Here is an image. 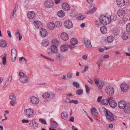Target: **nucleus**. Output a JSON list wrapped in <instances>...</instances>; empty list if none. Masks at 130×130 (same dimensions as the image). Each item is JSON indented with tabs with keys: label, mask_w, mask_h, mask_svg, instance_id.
Masks as SVG:
<instances>
[{
	"label": "nucleus",
	"mask_w": 130,
	"mask_h": 130,
	"mask_svg": "<svg viewBox=\"0 0 130 130\" xmlns=\"http://www.w3.org/2000/svg\"><path fill=\"white\" fill-rule=\"evenodd\" d=\"M109 16L104 15L103 16V15L101 16L99 18L100 20H102V23L104 25H106L107 24H109L110 22V19L109 18Z\"/></svg>",
	"instance_id": "f257e3e1"
},
{
	"label": "nucleus",
	"mask_w": 130,
	"mask_h": 130,
	"mask_svg": "<svg viewBox=\"0 0 130 130\" xmlns=\"http://www.w3.org/2000/svg\"><path fill=\"white\" fill-rule=\"evenodd\" d=\"M25 116L27 118H31L33 115L34 112L30 108L25 109L24 111Z\"/></svg>",
	"instance_id": "f03ea898"
},
{
	"label": "nucleus",
	"mask_w": 130,
	"mask_h": 130,
	"mask_svg": "<svg viewBox=\"0 0 130 130\" xmlns=\"http://www.w3.org/2000/svg\"><path fill=\"white\" fill-rule=\"evenodd\" d=\"M17 55V51L15 48L12 49L11 50V58L12 61L14 62L16 58Z\"/></svg>",
	"instance_id": "7ed1b4c3"
},
{
	"label": "nucleus",
	"mask_w": 130,
	"mask_h": 130,
	"mask_svg": "<svg viewBox=\"0 0 130 130\" xmlns=\"http://www.w3.org/2000/svg\"><path fill=\"white\" fill-rule=\"evenodd\" d=\"M51 52H48V54L50 55H51L52 54V53L55 54L57 53L58 51V50L57 46L54 45H52L51 46Z\"/></svg>",
	"instance_id": "20e7f679"
},
{
	"label": "nucleus",
	"mask_w": 130,
	"mask_h": 130,
	"mask_svg": "<svg viewBox=\"0 0 130 130\" xmlns=\"http://www.w3.org/2000/svg\"><path fill=\"white\" fill-rule=\"evenodd\" d=\"M64 25L66 28L70 29L73 27V25L71 21L70 20H67L65 21Z\"/></svg>",
	"instance_id": "39448f33"
},
{
	"label": "nucleus",
	"mask_w": 130,
	"mask_h": 130,
	"mask_svg": "<svg viewBox=\"0 0 130 130\" xmlns=\"http://www.w3.org/2000/svg\"><path fill=\"white\" fill-rule=\"evenodd\" d=\"M105 90L107 93L110 96L113 95L114 94V89L112 87H107Z\"/></svg>",
	"instance_id": "423d86ee"
},
{
	"label": "nucleus",
	"mask_w": 130,
	"mask_h": 130,
	"mask_svg": "<svg viewBox=\"0 0 130 130\" xmlns=\"http://www.w3.org/2000/svg\"><path fill=\"white\" fill-rule=\"evenodd\" d=\"M127 104L126 102L123 100L119 101L118 103V106L121 109H124Z\"/></svg>",
	"instance_id": "0eeeda50"
},
{
	"label": "nucleus",
	"mask_w": 130,
	"mask_h": 130,
	"mask_svg": "<svg viewBox=\"0 0 130 130\" xmlns=\"http://www.w3.org/2000/svg\"><path fill=\"white\" fill-rule=\"evenodd\" d=\"M106 113L105 115L108 120L111 121H113L114 119V117L111 113L108 111Z\"/></svg>",
	"instance_id": "6e6552de"
},
{
	"label": "nucleus",
	"mask_w": 130,
	"mask_h": 130,
	"mask_svg": "<svg viewBox=\"0 0 130 130\" xmlns=\"http://www.w3.org/2000/svg\"><path fill=\"white\" fill-rule=\"evenodd\" d=\"M30 99V102L33 104H37L39 102V99L34 96L31 97Z\"/></svg>",
	"instance_id": "1a4fd4ad"
},
{
	"label": "nucleus",
	"mask_w": 130,
	"mask_h": 130,
	"mask_svg": "<svg viewBox=\"0 0 130 130\" xmlns=\"http://www.w3.org/2000/svg\"><path fill=\"white\" fill-rule=\"evenodd\" d=\"M121 90L123 92H126L128 89V85L125 83H123L121 85Z\"/></svg>",
	"instance_id": "9d476101"
},
{
	"label": "nucleus",
	"mask_w": 130,
	"mask_h": 130,
	"mask_svg": "<svg viewBox=\"0 0 130 130\" xmlns=\"http://www.w3.org/2000/svg\"><path fill=\"white\" fill-rule=\"evenodd\" d=\"M40 35L42 37H44L47 35V33L46 30L45 29L42 28L40 30Z\"/></svg>",
	"instance_id": "9b49d317"
},
{
	"label": "nucleus",
	"mask_w": 130,
	"mask_h": 130,
	"mask_svg": "<svg viewBox=\"0 0 130 130\" xmlns=\"http://www.w3.org/2000/svg\"><path fill=\"white\" fill-rule=\"evenodd\" d=\"M117 15L121 18H123L125 15V12L123 10L119 9L117 12Z\"/></svg>",
	"instance_id": "f8f14e48"
},
{
	"label": "nucleus",
	"mask_w": 130,
	"mask_h": 130,
	"mask_svg": "<svg viewBox=\"0 0 130 130\" xmlns=\"http://www.w3.org/2000/svg\"><path fill=\"white\" fill-rule=\"evenodd\" d=\"M44 6L45 7L48 8H51L53 5V2L51 1H46L44 3Z\"/></svg>",
	"instance_id": "ddd939ff"
},
{
	"label": "nucleus",
	"mask_w": 130,
	"mask_h": 130,
	"mask_svg": "<svg viewBox=\"0 0 130 130\" xmlns=\"http://www.w3.org/2000/svg\"><path fill=\"white\" fill-rule=\"evenodd\" d=\"M116 2L118 6L120 7H123L125 3L124 0H117Z\"/></svg>",
	"instance_id": "4468645a"
},
{
	"label": "nucleus",
	"mask_w": 130,
	"mask_h": 130,
	"mask_svg": "<svg viewBox=\"0 0 130 130\" xmlns=\"http://www.w3.org/2000/svg\"><path fill=\"white\" fill-rule=\"evenodd\" d=\"M62 6L63 9L64 10L68 11L70 9V6L68 4L66 3H63Z\"/></svg>",
	"instance_id": "2eb2a0df"
},
{
	"label": "nucleus",
	"mask_w": 130,
	"mask_h": 130,
	"mask_svg": "<svg viewBox=\"0 0 130 130\" xmlns=\"http://www.w3.org/2000/svg\"><path fill=\"white\" fill-rule=\"evenodd\" d=\"M35 15V12L33 11H29L27 13V16L30 19H33Z\"/></svg>",
	"instance_id": "dca6fc26"
},
{
	"label": "nucleus",
	"mask_w": 130,
	"mask_h": 130,
	"mask_svg": "<svg viewBox=\"0 0 130 130\" xmlns=\"http://www.w3.org/2000/svg\"><path fill=\"white\" fill-rule=\"evenodd\" d=\"M34 25L37 28H40L42 27L41 23L39 21H35L34 22Z\"/></svg>",
	"instance_id": "f3484780"
},
{
	"label": "nucleus",
	"mask_w": 130,
	"mask_h": 130,
	"mask_svg": "<svg viewBox=\"0 0 130 130\" xmlns=\"http://www.w3.org/2000/svg\"><path fill=\"white\" fill-rule=\"evenodd\" d=\"M60 37L63 40L65 41L67 40L69 38L68 34L64 32L61 34Z\"/></svg>",
	"instance_id": "a211bd4d"
},
{
	"label": "nucleus",
	"mask_w": 130,
	"mask_h": 130,
	"mask_svg": "<svg viewBox=\"0 0 130 130\" xmlns=\"http://www.w3.org/2000/svg\"><path fill=\"white\" fill-rule=\"evenodd\" d=\"M85 41V44L86 46L88 48H91L92 47L90 41L89 39H84Z\"/></svg>",
	"instance_id": "6ab92c4d"
},
{
	"label": "nucleus",
	"mask_w": 130,
	"mask_h": 130,
	"mask_svg": "<svg viewBox=\"0 0 130 130\" xmlns=\"http://www.w3.org/2000/svg\"><path fill=\"white\" fill-rule=\"evenodd\" d=\"M47 28L50 30L53 29L55 26V24L53 22H49L47 25Z\"/></svg>",
	"instance_id": "aec40b11"
},
{
	"label": "nucleus",
	"mask_w": 130,
	"mask_h": 130,
	"mask_svg": "<svg viewBox=\"0 0 130 130\" xmlns=\"http://www.w3.org/2000/svg\"><path fill=\"white\" fill-rule=\"evenodd\" d=\"M19 80L20 82L23 83H27L28 82L27 79V77L26 75L23 77H20Z\"/></svg>",
	"instance_id": "412c9836"
},
{
	"label": "nucleus",
	"mask_w": 130,
	"mask_h": 130,
	"mask_svg": "<svg viewBox=\"0 0 130 130\" xmlns=\"http://www.w3.org/2000/svg\"><path fill=\"white\" fill-rule=\"evenodd\" d=\"M124 109V111L126 113H130V103L127 104Z\"/></svg>",
	"instance_id": "4be33fe9"
},
{
	"label": "nucleus",
	"mask_w": 130,
	"mask_h": 130,
	"mask_svg": "<svg viewBox=\"0 0 130 130\" xmlns=\"http://www.w3.org/2000/svg\"><path fill=\"white\" fill-rule=\"evenodd\" d=\"M109 103L110 106L112 108L115 107L117 105L116 102L114 100L110 101Z\"/></svg>",
	"instance_id": "5701e85b"
},
{
	"label": "nucleus",
	"mask_w": 130,
	"mask_h": 130,
	"mask_svg": "<svg viewBox=\"0 0 130 130\" xmlns=\"http://www.w3.org/2000/svg\"><path fill=\"white\" fill-rule=\"evenodd\" d=\"M7 45V42L4 40H0V46L1 47H6Z\"/></svg>",
	"instance_id": "b1692460"
},
{
	"label": "nucleus",
	"mask_w": 130,
	"mask_h": 130,
	"mask_svg": "<svg viewBox=\"0 0 130 130\" xmlns=\"http://www.w3.org/2000/svg\"><path fill=\"white\" fill-rule=\"evenodd\" d=\"M96 8L94 7L93 5L91 6L90 7V9L87 12V13L89 14H90L93 13L96 10Z\"/></svg>",
	"instance_id": "393cba45"
},
{
	"label": "nucleus",
	"mask_w": 130,
	"mask_h": 130,
	"mask_svg": "<svg viewBox=\"0 0 130 130\" xmlns=\"http://www.w3.org/2000/svg\"><path fill=\"white\" fill-rule=\"evenodd\" d=\"M68 114L67 112H63L61 113V118L64 119L66 120L68 118Z\"/></svg>",
	"instance_id": "a878e982"
},
{
	"label": "nucleus",
	"mask_w": 130,
	"mask_h": 130,
	"mask_svg": "<svg viewBox=\"0 0 130 130\" xmlns=\"http://www.w3.org/2000/svg\"><path fill=\"white\" fill-rule=\"evenodd\" d=\"M91 111L92 114L95 117L97 116L98 114V113L97 110L96 108L94 107L92 108Z\"/></svg>",
	"instance_id": "bb28decb"
},
{
	"label": "nucleus",
	"mask_w": 130,
	"mask_h": 130,
	"mask_svg": "<svg viewBox=\"0 0 130 130\" xmlns=\"http://www.w3.org/2000/svg\"><path fill=\"white\" fill-rule=\"evenodd\" d=\"M100 30L101 32L103 34H105L107 32V28L105 26L101 27Z\"/></svg>",
	"instance_id": "cd10ccee"
},
{
	"label": "nucleus",
	"mask_w": 130,
	"mask_h": 130,
	"mask_svg": "<svg viewBox=\"0 0 130 130\" xmlns=\"http://www.w3.org/2000/svg\"><path fill=\"white\" fill-rule=\"evenodd\" d=\"M68 45L66 44H63L60 47L61 51L63 52L67 51L68 50Z\"/></svg>",
	"instance_id": "c85d7f7f"
},
{
	"label": "nucleus",
	"mask_w": 130,
	"mask_h": 130,
	"mask_svg": "<svg viewBox=\"0 0 130 130\" xmlns=\"http://www.w3.org/2000/svg\"><path fill=\"white\" fill-rule=\"evenodd\" d=\"M12 79V77L11 75L9 78L8 79L5 83L4 87H7L9 84L10 82H11Z\"/></svg>",
	"instance_id": "c756f323"
},
{
	"label": "nucleus",
	"mask_w": 130,
	"mask_h": 130,
	"mask_svg": "<svg viewBox=\"0 0 130 130\" xmlns=\"http://www.w3.org/2000/svg\"><path fill=\"white\" fill-rule=\"evenodd\" d=\"M57 14L59 17H63L64 16V11L62 10H60L58 12Z\"/></svg>",
	"instance_id": "7c9ffc66"
},
{
	"label": "nucleus",
	"mask_w": 130,
	"mask_h": 130,
	"mask_svg": "<svg viewBox=\"0 0 130 130\" xmlns=\"http://www.w3.org/2000/svg\"><path fill=\"white\" fill-rule=\"evenodd\" d=\"M56 58L57 59L61 60L63 58L62 56L59 53H57L56 55Z\"/></svg>",
	"instance_id": "2f4dec72"
},
{
	"label": "nucleus",
	"mask_w": 130,
	"mask_h": 130,
	"mask_svg": "<svg viewBox=\"0 0 130 130\" xmlns=\"http://www.w3.org/2000/svg\"><path fill=\"white\" fill-rule=\"evenodd\" d=\"M70 42L74 46L77 43L78 41L76 38H73L71 39Z\"/></svg>",
	"instance_id": "473e14b6"
},
{
	"label": "nucleus",
	"mask_w": 130,
	"mask_h": 130,
	"mask_svg": "<svg viewBox=\"0 0 130 130\" xmlns=\"http://www.w3.org/2000/svg\"><path fill=\"white\" fill-rule=\"evenodd\" d=\"M49 43V41L47 40H44L42 42V45L44 47L47 46Z\"/></svg>",
	"instance_id": "72a5a7b5"
},
{
	"label": "nucleus",
	"mask_w": 130,
	"mask_h": 130,
	"mask_svg": "<svg viewBox=\"0 0 130 130\" xmlns=\"http://www.w3.org/2000/svg\"><path fill=\"white\" fill-rule=\"evenodd\" d=\"M128 32H124L122 36V39L124 40L127 39L128 38Z\"/></svg>",
	"instance_id": "f704fd0d"
},
{
	"label": "nucleus",
	"mask_w": 130,
	"mask_h": 130,
	"mask_svg": "<svg viewBox=\"0 0 130 130\" xmlns=\"http://www.w3.org/2000/svg\"><path fill=\"white\" fill-rule=\"evenodd\" d=\"M31 123L32 124L33 127L35 128H36L38 127V124L36 121H31L29 123L30 125Z\"/></svg>",
	"instance_id": "c9c22d12"
},
{
	"label": "nucleus",
	"mask_w": 130,
	"mask_h": 130,
	"mask_svg": "<svg viewBox=\"0 0 130 130\" xmlns=\"http://www.w3.org/2000/svg\"><path fill=\"white\" fill-rule=\"evenodd\" d=\"M102 104L105 105H107L108 103V100L107 99H103L101 101Z\"/></svg>",
	"instance_id": "e433bc0d"
},
{
	"label": "nucleus",
	"mask_w": 130,
	"mask_h": 130,
	"mask_svg": "<svg viewBox=\"0 0 130 130\" xmlns=\"http://www.w3.org/2000/svg\"><path fill=\"white\" fill-rule=\"evenodd\" d=\"M102 20H96L95 21L96 26L98 27H99L101 26V24H102Z\"/></svg>",
	"instance_id": "4c0bfd02"
},
{
	"label": "nucleus",
	"mask_w": 130,
	"mask_h": 130,
	"mask_svg": "<svg viewBox=\"0 0 130 130\" xmlns=\"http://www.w3.org/2000/svg\"><path fill=\"white\" fill-rule=\"evenodd\" d=\"M52 124V127L55 128L57 127L58 126V124L57 122L54 121H52L51 122Z\"/></svg>",
	"instance_id": "58836bf2"
},
{
	"label": "nucleus",
	"mask_w": 130,
	"mask_h": 130,
	"mask_svg": "<svg viewBox=\"0 0 130 130\" xmlns=\"http://www.w3.org/2000/svg\"><path fill=\"white\" fill-rule=\"evenodd\" d=\"M104 85V83L103 82H100L98 84L97 86L99 89H101Z\"/></svg>",
	"instance_id": "ea45409f"
},
{
	"label": "nucleus",
	"mask_w": 130,
	"mask_h": 130,
	"mask_svg": "<svg viewBox=\"0 0 130 130\" xmlns=\"http://www.w3.org/2000/svg\"><path fill=\"white\" fill-rule=\"evenodd\" d=\"M114 37L111 36H110L108 37L107 38V41L109 42H111L113 40Z\"/></svg>",
	"instance_id": "a19ab883"
},
{
	"label": "nucleus",
	"mask_w": 130,
	"mask_h": 130,
	"mask_svg": "<svg viewBox=\"0 0 130 130\" xmlns=\"http://www.w3.org/2000/svg\"><path fill=\"white\" fill-rule=\"evenodd\" d=\"M99 110L100 112H104L105 115L106 114V113L108 111L106 109H105L104 107H102L100 108Z\"/></svg>",
	"instance_id": "79ce46f5"
},
{
	"label": "nucleus",
	"mask_w": 130,
	"mask_h": 130,
	"mask_svg": "<svg viewBox=\"0 0 130 130\" xmlns=\"http://www.w3.org/2000/svg\"><path fill=\"white\" fill-rule=\"evenodd\" d=\"M110 21H114L117 19V16L116 15H113L109 16Z\"/></svg>",
	"instance_id": "37998d69"
},
{
	"label": "nucleus",
	"mask_w": 130,
	"mask_h": 130,
	"mask_svg": "<svg viewBox=\"0 0 130 130\" xmlns=\"http://www.w3.org/2000/svg\"><path fill=\"white\" fill-rule=\"evenodd\" d=\"M73 85L74 87L77 88L78 89L79 88V84L77 82H73Z\"/></svg>",
	"instance_id": "c03bdc74"
},
{
	"label": "nucleus",
	"mask_w": 130,
	"mask_h": 130,
	"mask_svg": "<svg viewBox=\"0 0 130 130\" xmlns=\"http://www.w3.org/2000/svg\"><path fill=\"white\" fill-rule=\"evenodd\" d=\"M9 98L13 100V101H15L16 99L15 96L13 93H11L9 97Z\"/></svg>",
	"instance_id": "a18cd8bd"
},
{
	"label": "nucleus",
	"mask_w": 130,
	"mask_h": 130,
	"mask_svg": "<svg viewBox=\"0 0 130 130\" xmlns=\"http://www.w3.org/2000/svg\"><path fill=\"white\" fill-rule=\"evenodd\" d=\"M83 93V90L81 89L77 90L76 91V93L77 94L79 95H80L82 94Z\"/></svg>",
	"instance_id": "49530a36"
},
{
	"label": "nucleus",
	"mask_w": 130,
	"mask_h": 130,
	"mask_svg": "<svg viewBox=\"0 0 130 130\" xmlns=\"http://www.w3.org/2000/svg\"><path fill=\"white\" fill-rule=\"evenodd\" d=\"M50 95V93L48 92H45L43 94L42 96L43 98H49Z\"/></svg>",
	"instance_id": "de8ad7c7"
},
{
	"label": "nucleus",
	"mask_w": 130,
	"mask_h": 130,
	"mask_svg": "<svg viewBox=\"0 0 130 130\" xmlns=\"http://www.w3.org/2000/svg\"><path fill=\"white\" fill-rule=\"evenodd\" d=\"M58 41L56 39H54L52 40V45H57L58 44Z\"/></svg>",
	"instance_id": "09e8293b"
},
{
	"label": "nucleus",
	"mask_w": 130,
	"mask_h": 130,
	"mask_svg": "<svg viewBox=\"0 0 130 130\" xmlns=\"http://www.w3.org/2000/svg\"><path fill=\"white\" fill-rule=\"evenodd\" d=\"M55 25L56 27H60L62 25V23L61 21H58L56 22Z\"/></svg>",
	"instance_id": "8fccbe9b"
},
{
	"label": "nucleus",
	"mask_w": 130,
	"mask_h": 130,
	"mask_svg": "<svg viewBox=\"0 0 130 130\" xmlns=\"http://www.w3.org/2000/svg\"><path fill=\"white\" fill-rule=\"evenodd\" d=\"M40 56L43 58H45V59L48 60H49L51 61L52 62H53L54 61V60L53 59H52L49 57H47L45 56L42 54H41L40 55Z\"/></svg>",
	"instance_id": "3c124183"
},
{
	"label": "nucleus",
	"mask_w": 130,
	"mask_h": 130,
	"mask_svg": "<svg viewBox=\"0 0 130 130\" xmlns=\"http://www.w3.org/2000/svg\"><path fill=\"white\" fill-rule=\"evenodd\" d=\"M85 18L84 15H83L82 14H80L79 16L77 17L76 19L77 20H82L84 19Z\"/></svg>",
	"instance_id": "603ef678"
},
{
	"label": "nucleus",
	"mask_w": 130,
	"mask_h": 130,
	"mask_svg": "<svg viewBox=\"0 0 130 130\" xmlns=\"http://www.w3.org/2000/svg\"><path fill=\"white\" fill-rule=\"evenodd\" d=\"M126 29L127 32H130V23H129L127 24Z\"/></svg>",
	"instance_id": "864d4df0"
},
{
	"label": "nucleus",
	"mask_w": 130,
	"mask_h": 130,
	"mask_svg": "<svg viewBox=\"0 0 130 130\" xmlns=\"http://www.w3.org/2000/svg\"><path fill=\"white\" fill-rule=\"evenodd\" d=\"M7 56V55L6 54H5L4 56L2 58V62L3 64L5 65L6 62V58Z\"/></svg>",
	"instance_id": "5fc2aeb1"
},
{
	"label": "nucleus",
	"mask_w": 130,
	"mask_h": 130,
	"mask_svg": "<svg viewBox=\"0 0 130 130\" xmlns=\"http://www.w3.org/2000/svg\"><path fill=\"white\" fill-rule=\"evenodd\" d=\"M39 121L42 123L44 125L46 124V121L44 119H39Z\"/></svg>",
	"instance_id": "6e6d98bb"
},
{
	"label": "nucleus",
	"mask_w": 130,
	"mask_h": 130,
	"mask_svg": "<svg viewBox=\"0 0 130 130\" xmlns=\"http://www.w3.org/2000/svg\"><path fill=\"white\" fill-rule=\"evenodd\" d=\"M85 87L86 88V91L87 93H89V91L90 90V88L86 85H85Z\"/></svg>",
	"instance_id": "4d7b16f0"
},
{
	"label": "nucleus",
	"mask_w": 130,
	"mask_h": 130,
	"mask_svg": "<svg viewBox=\"0 0 130 130\" xmlns=\"http://www.w3.org/2000/svg\"><path fill=\"white\" fill-rule=\"evenodd\" d=\"M19 75L20 77H23L26 76V75L23 72H20L19 73Z\"/></svg>",
	"instance_id": "13d9d810"
},
{
	"label": "nucleus",
	"mask_w": 130,
	"mask_h": 130,
	"mask_svg": "<svg viewBox=\"0 0 130 130\" xmlns=\"http://www.w3.org/2000/svg\"><path fill=\"white\" fill-rule=\"evenodd\" d=\"M119 31L118 30L116 31V30H113V34L115 36L118 35V34H119Z\"/></svg>",
	"instance_id": "bf43d9fd"
},
{
	"label": "nucleus",
	"mask_w": 130,
	"mask_h": 130,
	"mask_svg": "<svg viewBox=\"0 0 130 130\" xmlns=\"http://www.w3.org/2000/svg\"><path fill=\"white\" fill-rule=\"evenodd\" d=\"M69 103H74L75 104H77L78 102L77 100H72L71 101H70L69 102Z\"/></svg>",
	"instance_id": "052dcab7"
},
{
	"label": "nucleus",
	"mask_w": 130,
	"mask_h": 130,
	"mask_svg": "<svg viewBox=\"0 0 130 130\" xmlns=\"http://www.w3.org/2000/svg\"><path fill=\"white\" fill-rule=\"evenodd\" d=\"M99 80L97 78H95L94 79V81L95 82V83L97 85L99 83Z\"/></svg>",
	"instance_id": "680f3d73"
},
{
	"label": "nucleus",
	"mask_w": 130,
	"mask_h": 130,
	"mask_svg": "<svg viewBox=\"0 0 130 130\" xmlns=\"http://www.w3.org/2000/svg\"><path fill=\"white\" fill-rule=\"evenodd\" d=\"M16 36L18 38L19 36H20L21 35L20 32L19 31V30H18L16 32L15 34Z\"/></svg>",
	"instance_id": "e2e57ef3"
},
{
	"label": "nucleus",
	"mask_w": 130,
	"mask_h": 130,
	"mask_svg": "<svg viewBox=\"0 0 130 130\" xmlns=\"http://www.w3.org/2000/svg\"><path fill=\"white\" fill-rule=\"evenodd\" d=\"M73 74L69 72L67 75V77L69 78H70L72 77V76Z\"/></svg>",
	"instance_id": "0e129e2a"
},
{
	"label": "nucleus",
	"mask_w": 130,
	"mask_h": 130,
	"mask_svg": "<svg viewBox=\"0 0 130 130\" xmlns=\"http://www.w3.org/2000/svg\"><path fill=\"white\" fill-rule=\"evenodd\" d=\"M89 68L87 66H86L85 67L84 70L82 71L83 73L85 72L86 71L88 70Z\"/></svg>",
	"instance_id": "69168bd1"
},
{
	"label": "nucleus",
	"mask_w": 130,
	"mask_h": 130,
	"mask_svg": "<svg viewBox=\"0 0 130 130\" xmlns=\"http://www.w3.org/2000/svg\"><path fill=\"white\" fill-rule=\"evenodd\" d=\"M64 101L67 102L69 103L70 101V99L66 97V99L64 100Z\"/></svg>",
	"instance_id": "338daca9"
},
{
	"label": "nucleus",
	"mask_w": 130,
	"mask_h": 130,
	"mask_svg": "<svg viewBox=\"0 0 130 130\" xmlns=\"http://www.w3.org/2000/svg\"><path fill=\"white\" fill-rule=\"evenodd\" d=\"M50 99L53 98L54 96V94L53 93H51V94L50 93Z\"/></svg>",
	"instance_id": "774afa93"
}]
</instances>
